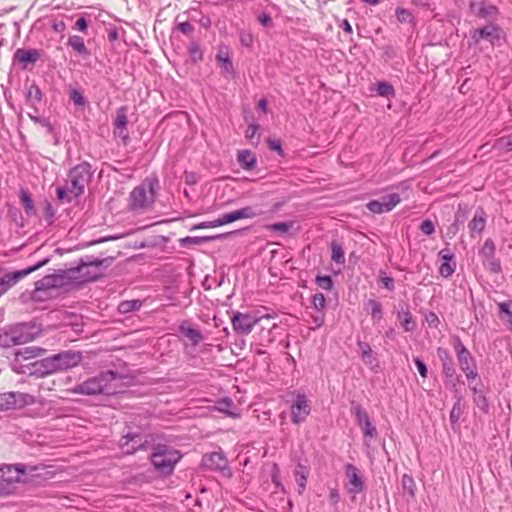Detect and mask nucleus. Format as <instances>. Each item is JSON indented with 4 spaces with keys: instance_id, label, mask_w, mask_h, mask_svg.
I'll use <instances>...</instances> for the list:
<instances>
[{
    "instance_id": "obj_62",
    "label": "nucleus",
    "mask_w": 512,
    "mask_h": 512,
    "mask_svg": "<svg viewBox=\"0 0 512 512\" xmlns=\"http://www.w3.org/2000/svg\"><path fill=\"white\" fill-rule=\"evenodd\" d=\"M269 146L272 150H275L279 153L282 152L281 144L279 141H269Z\"/></svg>"
},
{
    "instance_id": "obj_54",
    "label": "nucleus",
    "mask_w": 512,
    "mask_h": 512,
    "mask_svg": "<svg viewBox=\"0 0 512 512\" xmlns=\"http://www.w3.org/2000/svg\"><path fill=\"white\" fill-rule=\"evenodd\" d=\"M177 28L183 34H191L193 32V30H194L192 24H190L187 21L179 23Z\"/></svg>"
},
{
    "instance_id": "obj_38",
    "label": "nucleus",
    "mask_w": 512,
    "mask_h": 512,
    "mask_svg": "<svg viewBox=\"0 0 512 512\" xmlns=\"http://www.w3.org/2000/svg\"><path fill=\"white\" fill-rule=\"evenodd\" d=\"M377 92L381 96L389 97L394 95V88L387 82H380L377 86Z\"/></svg>"
},
{
    "instance_id": "obj_22",
    "label": "nucleus",
    "mask_w": 512,
    "mask_h": 512,
    "mask_svg": "<svg viewBox=\"0 0 512 512\" xmlns=\"http://www.w3.org/2000/svg\"><path fill=\"white\" fill-rule=\"evenodd\" d=\"M64 275H48L36 283L37 289L58 287L64 284Z\"/></svg>"
},
{
    "instance_id": "obj_5",
    "label": "nucleus",
    "mask_w": 512,
    "mask_h": 512,
    "mask_svg": "<svg viewBox=\"0 0 512 512\" xmlns=\"http://www.w3.org/2000/svg\"><path fill=\"white\" fill-rule=\"evenodd\" d=\"M91 176V166L88 163H81L72 168L66 181L70 193L77 195V197L82 195Z\"/></svg>"
},
{
    "instance_id": "obj_26",
    "label": "nucleus",
    "mask_w": 512,
    "mask_h": 512,
    "mask_svg": "<svg viewBox=\"0 0 512 512\" xmlns=\"http://www.w3.org/2000/svg\"><path fill=\"white\" fill-rule=\"evenodd\" d=\"M68 45L78 54L80 55H88V49L86 48V45L84 43V40L82 37L78 35L70 36L68 39Z\"/></svg>"
},
{
    "instance_id": "obj_36",
    "label": "nucleus",
    "mask_w": 512,
    "mask_h": 512,
    "mask_svg": "<svg viewBox=\"0 0 512 512\" xmlns=\"http://www.w3.org/2000/svg\"><path fill=\"white\" fill-rule=\"evenodd\" d=\"M359 346L361 349L362 360L366 364H372L373 356H372V349H371L370 345L367 343H360Z\"/></svg>"
},
{
    "instance_id": "obj_32",
    "label": "nucleus",
    "mask_w": 512,
    "mask_h": 512,
    "mask_svg": "<svg viewBox=\"0 0 512 512\" xmlns=\"http://www.w3.org/2000/svg\"><path fill=\"white\" fill-rule=\"evenodd\" d=\"M57 197L62 202H71L74 198H77V195H72L67 185L65 187H57L56 189Z\"/></svg>"
},
{
    "instance_id": "obj_53",
    "label": "nucleus",
    "mask_w": 512,
    "mask_h": 512,
    "mask_svg": "<svg viewBox=\"0 0 512 512\" xmlns=\"http://www.w3.org/2000/svg\"><path fill=\"white\" fill-rule=\"evenodd\" d=\"M420 229L424 234L430 235L434 231V225L430 220H425L422 222Z\"/></svg>"
},
{
    "instance_id": "obj_24",
    "label": "nucleus",
    "mask_w": 512,
    "mask_h": 512,
    "mask_svg": "<svg viewBox=\"0 0 512 512\" xmlns=\"http://www.w3.org/2000/svg\"><path fill=\"white\" fill-rule=\"evenodd\" d=\"M14 399L15 409H21L36 403L35 396L25 392L14 391Z\"/></svg>"
},
{
    "instance_id": "obj_13",
    "label": "nucleus",
    "mask_w": 512,
    "mask_h": 512,
    "mask_svg": "<svg viewBox=\"0 0 512 512\" xmlns=\"http://www.w3.org/2000/svg\"><path fill=\"white\" fill-rule=\"evenodd\" d=\"M104 260H98L91 263H82L75 269H69L66 272V278L69 280H74L77 283L87 282L95 279V276L89 275L87 270L90 266H99L102 265Z\"/></svg>"
},
{
    "instance_id": "obj_14",
    "label": "nucleus",
    "mask_w": 512,
    "mask_h": 512,
    "mask_svg": "<svg viewBox=\"0 0 512 512\" xmlns=\"http://www.w3.org/2000/svg\"><path fill=\"white\" fill-rule=\"evenodd\" d=\"M53 373H56V368L52 356L31 363L30 375L42 378Z\"/></svg>"
},
{
    "instance_id": "obj_7",
    "label": "nucleus",
    "mask_w": 512,
    "mask_h": 512,
    "mask_svg": "<svg viewBox=\"0 0 512 512\" xmlns=\"http://www.w3.org/2000/svg\"><path fill=\"white\" fill-rule=\"evenodd\" d=\"M472 39L479 43L481 40H487L492 46L500 45L504 39L503 30L496 24H488L484 27L474 29L471 32Z\"/></svg>"
},
{
    "instance_id": "obj_64",
    "label": "nucleus",
    "mask_w": 512,
    "mask_h": 512,
    "mask_svg": "<svg viewBox=\"0 0 512 512\" xmlns=\"http://www.w3.org/2000/svg\"><path fill=\"white\" fill-rule=\"evenodd\" d=\"M426 319L430 325H436L439 322L437 316L434 313H430Z\"/></svg>"
},
{
    "instance_id": "obj_27",
    "label": "nucleus",
    "mask_w": 512,
    "mask_h": 512,
    "mask_svg": "<svg viewBox=\"0 0 512 512\" xmlns=\"http://www.w3.org/2000/svg\"><path fill=\"white\" fill-rule=\"evenodd\" d=\"M401 484L403 492L411 498H414L416 491V484L414 479L410 475L404 474L401 479Z\"/></svg>"
},
{
    "instance_id": "obj_39",
    "label": "nucleus",
    "mask_w": 512,
    "mask_h": 512,
    "mask_svg": "<svg viewBox=\"0 0 512 512\" xmlns=\"http://www.w3.org/2000/svg\"><path fill=\"white\" fill-rule=\"evenodd\" d=\"M396 17H397V20L401 23H407V22H411L412 21V14L410 13L409 10L405 9V8H397L396 9Z\"/></svg>"
},
{
    "instance_id": "obj_50",
    "label": "nucleus",
    "mask_w": 512,
    "mask_h": 512,
    "mask_svg": "<svg viewBox=\"0 0 512 512\" xmlns=\"http://www.w3.org/2000/svg\"><path fill=\"white\" fill-rule=\"evenodd\" d=\"M267 228L270 230H273V231L286 233L290 229V225L285 222H279V223L271 224V225L267 226Z\"/></svg>"
},
{
    "instance_id": "obj_11",
    "label": "nucleus",
    "mask_w": 512,
    "mask_h": 512,
    "mask_svg": "<svg viewBox=\"0 0 512 512\" xmlns=\"http://www.w3.org/2000/svg\"><path fill=\"white\" fill-rule=\"evenodd\" d=\"M56 372L64 371L80 364L82 355L77 351H64L53 355Z\"/></svg>"
},
{
    "instance_id": "obj_10",
    "label": "nucleus",
    "mask_w": 512,
    "mask_h": 512,
    "mask_svg": "<svg viewBox=\"0 0 512 512\" xmlns=\"http://www.w3.org/2000/svg\"><path fill=\"white\" fill-rule=\"evenodd\" d=\"M401 202V198L397 193L385 195L377 200H372L367 204V208L372 213H386L394 209Z\"/></svg>"
},
{
    "instance_id": "obj_44",
    "label": "nucleus",
    "mask_w": 512,
    "mask_h": 512,
    "mask_svg": "<svg viewBox=\"0 0 512 512\" xmlns=\"http://www.w3.org/2000/svg\"><path fill=\"white\" fill-rule=\"evenodd\" d=\"M210 228H216L220 227L226 224L231 223L229 220L228 213L220 215L217 219H214L212 221H208Z\"/></svg>"
},
{
    "instance_id": "obj_21",
    "label": "nucleus",
    "mask_w": 512,
    "mask_h": 512,
    "mask_svg": "<svg viewBox=\"0 0 512 512\" xmlns=\"http://www.w3.org/2000/svg\"><path fill=\"white\" fill-rule=\"evenodd\" d=\"M486 226V216L483 210L475 213L473 219L469 223V228L472 234H480Z\"/></svg>"
},
{
    "instance_id": "obj_19",
    "label": "nucleus",
    "mask_w": 512,
    "mask_h": 512,
    "mask_svg": "<svg viewBox=\"0 0 512 512\" xmlns=\"http://www.w3.org/2000/svg\"><path fill=\"white\" fill-rule=\"evenodd\" d=\"M15 58L26 65L36 62L40 58V53L36 49H18L15 52Z\"/></svg>"
},
{
    "instance_id": "obj_15",
    "label": "nucleus",
    "mask_w": 512,
    "mask_h": 512,
    "mask_svg": "<svg viewBox=\"0 0 512 512\" xmlns=\"http://www.w3.org/2000/svg\"><path fill=\"white\" fill-rule=\"evenodd\" d=\"M45 262H41L37 265H34L32 267H29L24 270L16 271L7 273L0 279V285L1 287L5 288V292L14 284H16L19 280L27 276L28 274L32 273L33 271L37 270L39 267H41Z\"/></svg>"
},
{
    "instance_id": "obj_46",
    "label": "nucleus",
    "mask_w": 512,
    "mask_h": 512,
    "mask_svg": "<svg viewBox=\"0 0 512 512\" xmlns=\"http://www.w3.org/2000/svg\"><path fill=\"white\" fill-rule=\"evenodd\" d=\"M217 60H218V62H220L222 64V67L225 70V72H227V73L233 72V65H232L231 61L229 60L228 56H225V55L219 53L217 55Z\"/></svg>"
},
{
    "instance_id": "obj_48",
    "label": "nucleus",
    "mask_w": 512,
    "mask_h": 512,
    "mask_svg": "<svg viewBox=\"0 0 512 512\" xmlns=\"http://www.w3.org/2000/svg\"><path fill=\"white\" fill-rule=\"evenodd\" d=\"M360 428L362 429L363 434L366 437L373 438L377 434L376 428L373 426L371 421H369L368 423H366L364 425H361Z\"/></svg>"
},
{
    "instance_id": "obj_45",
    "label": "nucleus",
    "mask_w": 512,
    "mask_h": 512,
    "mask_svg": "<svg viewBox=\"0 0 512 512\" xmlns=\"http://www.w3.org/2000/svg\"><path fill=\"white\" fill-rule=\"evenodd\" d=\"M36 351H38V349H30V348H24V349H20L19 351L16 352V358L18 360H20L21 358L22 359H30V358H33L35 357L37 354H36Z\"/></svg>"
},
{
    "instance_id": "obj_35",
    "label": "nucleus",
    "mask_w": 512,
    "mask_h": 512,
    "mask_svg": "<svg viewBox=\"0 0 512 512\" xmlns=\"http://www.w3.org/2000/svg\"><path fill=\"white\" fill-rule=\"evenodd\" d=\"M141 307V303L137 300L133 301H125L119 304V311L122 313H127L133 310H137Z\"/></svg>"
},
{
    "instance_id": "obj_57",
    "label": "nucleus",
    "mask_w": 512,
    "mask_h": 512,
    "mask_svg": "<svg viewBox=\"0 0 512 512\" xmlns=\"http://www.w3.org/2000/svg\"><path fill=\"white\" fill-rule=\"evenodd\" d=\"M381 284L388 290L394 289V280L391 277L388 276H381L380 277Z\"/></svg>"
},
{
    "instance_id": "obj_37",
    "label": "nucleus",
    "mask_w": 512,
    "mask_h": 512,
    "mask_svg": "<svg viewBox=\"0 0 512 512\" xmlns=\"http://www.w3.org/2000/svg\"><path fill=\"white\" fill-rule=\"evenodd\" d=\"M496 145L505 151H512V134L497 139Z\"/></svg>"
},
{
    "instance_id": "obj_23",
    "label": "nucleus",
    "mask_w": 512,
    "mask_h": 512,
    "mask_svg": "<svg viewBox=\"0 0 512 512\" xmlns=\"http://www.w3.org/2000/svg\"><path fill=\"white\" fill-rule=\"evenodd\" d=\"M308 474H309V470L299 464L297 466V469L295 470V480H296V483L298 485V493L301 495L304 493L305 489H306V484H307V479H308Z\"/></svg>"
},
{
    "instance_id": "obj_4",
    "label": "nucleus",
    "mask_w": 512,
    "mask_h": 512,
    "mask_svg": "<svg viewBox=\"0 0 512 512\" xmlns=\"http://www.w3.org/2000/svg\"><path fill=\"white\" fill-rule=\"evenodd\" d=\"M25 470L20 465L0 468V497L15 493L17 484L23 480Z\"/></svg>"
},
{
    "instance_id": "obj_1",
    "label": "nucleus",
    "mask_w": 512,
    "mask_h": 512,
    "mask_svg": "<svg viewBox=\"0 0 512 512\" xmlns=\"http://www.w3.org/2000/svg\"><path fill=\"white\" fill-rule=\"evenodd\" d=\"M159 181L156 178H146L139 185L134 187L127 198L126 208L135 215H142L153 210Z\"/></svg>"
},
{
    "instance_id": "obj_33",
    "label": "nucleus",
    "mask_w": 512,
    "mask_h": 512,
    "mask_svg": "<svg viewBox=\"0 0 512 512\" xmlns=\"http://www.w3.org/2000/svg\"><path fill=\"white\" fill-rule=\"evenodd\" d=\"M128 123L127 113L125 107H120L117 110V115L114 121V127H126Z\"/></svg>"
},
{
    "instance_id": "obj_3",
    "label": "nucleus",
    "mask_w": 512,
    "mask_h": 512,
    "mask_svg": "<svg viewBox=\"0 0 512 512\" xmlns=\"http://www.w3.org/2000/svg\"><path fill=\"white\" fill-rule=\"evenodd\" d=\"M115 379V373L112 371L102 372L97 376L91 377L84 382L76 385L71 392L82 395H97L104 392L108 383Z\"/></svg>"
},
{
    "instance_id": "obj_58",
    "label": "nucleus",
    "mask_w": 512,
    "mask_h": 512,
    "mask_svg": "<svg viewBox=\"0 0 512 512\" xmlns=\"http://www.w3.org/2000/svg\"><path fill=\"white\" fill-rule=\"evenodd\" d=\"M329 499L333 505L338 504L340 500V494L336 488H331L329 490Z\"/></svg>"
},
{
    "instance_id": "obj_17",
    "label": "nucleus",
    "mask_w": 512,
    "mask_h": 512,
    "mask_svg": "<svg viewBox=\"0 0 512 512\" xmlns=\"http://www.w3.org/2000/svg\"><path fill=\"white\" fill-rule=\"evenodd\" d=\"M259 214L260 211L251 206L243 207L241 209L228 212L229 220L231 223L241 219L254 218Z\"/></svg>"
},
{
    "instance_id": "obj_34",
    "label": "nucleus",
    "mask_w": 512,
    "mask_h": 512,
    "mask_svg": "<svg viewBox=\"0 0 512 512\" xmlns=\"http://www.w3.org/2000/svg\"><path fill=\"white\" fill-rule=\"evenodd\" d=\"M312 305L315 310L324 311L326 307V299L322 293H316L312 296Z\"/></svg>"
},
{
    "instance_id": "obj_42",
    "label": "nucleus",
    "mask_w": 512,
    "mask_h": 512,
    "mask_svg": "<svg viewBox=\"0 0 512 512\" xmlns=\"http://www.w3.org/2000/svg\"><path fill=\"white\" fill-rule=\"evenodd\" d=\"M317 285L324 290H331L333 282L330 276H318L316 278Z\"/></svg>"
},
{
    "instance_id": "obj_18",
    "label": "nucleus",
    "mask_w": 512,
    "mask_h": 512,
    "mask_svg": "<svg viewBox=\"0 0 512 512\" xmlns=\"http://www.w3.org/2000/svg\"><path fill=\"white\" fill-rule=\"evenodd\" d=\"M179 331L181 334H183L186 338L189 339V341L193 345L199 344L203 340V336L200 333L199 330L191 327L188 323L184 322L179 326Z\"/></svg>"
},
{
    "instance_id": "obj_43",
    "label": "nucleus",
    "mask_w": 512,
    "mask_h": 512,
    "mask_svg": "<svg viewBox=\"0 0 512 512\" xmlns=\"http://www.w3.org/2000/svg\"><path fill=\"white\" fill-rule=\"evenodd\" d=\"M499 310L507 316V322L512 326V302L500 303Z\"/></svg>"
},
{
    "instance_id": "obj_31",
    "label": "nucleus",
    "mask_w": 512,
    "mask_h": 512,
    "mask_svg": "<svg viewBox=\"0 0 512 512\" xmlns=\"http://www.w3.org/2000/svg\"><path fill=\"white\" fill-rule=\"evenodd\" d=\"M351 411L352 414L355 416L356 422L359 426L364 425L370 421L367 412L360 405L352 407Z\"/></svg>"
},
{
    "instance_id": "obj_2",
    "label": "nucleus",
    "mask_w": 512,
    "mask_h": 512,
    "mask_svg": "<svg viewBox=\"0 0 512 512\" xmlns=\"http://www.w3.org/2000/svg\"><path fill=\"white\" fill-rule=\"evenodd\" d=\"M273 317L269 314L258 316L255 313L236 312L231 318L232 328L236 333L247 335L257 324H270ZM265 328V325L262 326Z\"/></svg>"
},
{
    "instance_id": "obj_16",
    "label": "nucleus",
    "mask_w": 512,
    "mask_h": 512,
    "mask_svg": "<svg viewBox=\"0 0 512 512\" xmlns=\"http://www.w3.org/2000/svg\"><path fill=\"white\" fill-rule=\"evenodd\" d=\"M345 471L349 480V492L355 494L360 493L364 488V482L359 474L358 469L352 464H347Z\"/></svg>"
},
{
    "instance_id": "obj_55",
    "label": "nucleus",
    "mask_w": 512,
    "mask_h": 512,
    "mask_svg": "<svg viewBox=\"0 0 512 512\" xmlns=\"http://www.w3.org/2000/svg\"><path fill=\"white\" fill-rule=\"evenodd\" d=\"M414 362L416 364L417 370L419 374L425 378L427 376V368L423 361H421L419 358H415Z\"/></svg>"
},
{
    "instance_id": "obj_61",
    "label": "nucleus",
    "mask_w": 512,
    "mask_h": 512,
    "mask_svg": "<svg viewBox=\"0 0 512 512\" xmlns=\"http://www.w3.org/2000/svg\"><path fill=\"white\" fill-rule=\"evenodd\" d=\"M258 20L264 26H269L271 24V17L266 13L261 14L258 17Z\"/></svg>"
},
{
    "instance_id": "obj_59",
    "label": "nucleus",
    "mask_w": 512,
    "mask_h": 512,
    "mask_svg": "<svg viewBox=\"0 0 512 512\" xmlns=\"http://www.w3.org/2000/svg\"><path fill=\"white\" fill-rule=\"evenodd\" d=\"M88 24L84 18H79L75 23V28L79 31L85 32L87 30Z\"/></svg>"
},
{
    "instance_id": "obj_60",
    "label": "nucleus",
    "mask_w": 512,
    "mask_h": 512,
    "mask_svg": "<svg viewBox=\"0 0 512 512\" xmlns=\"http://www.w3.org/2000/svg\"><path fill=\"white\" fill-rule=\"evenodd\" d=\"M71 98L74 101V103L77 105H83V103H84L83 96L77 91H73V93L71 94Z\"/></svg>"
},
{
    "instance_id": "obj_28",
    "label": "nucleus",
    "mask_w": 512,
    "mask_h": 512,
    "mask_svg": "<svg viewBox=\"0 0 512 512\" xmlns=\"http://www.w3.org/2000/svg\"><path fill=\"white\" fill-rule=\"evenodd\" d=\"M331 259L337 264L345 263V253L341 246L336 241H332L331 243Z\"/></svg>"
},
{
    "instance_id": "obj_25",
    "label": "nucleus",
    "mask_w": 512,
    "mask_h": 512,
    "mask_svg": "<svg viewBox=\"0 0 512 512\" xmlns=\"http://www.w3.org/2000/svg\"><path fill=\"white\" fill-rule=\"evenodd\" d=\"M397 318L405 331H412L414 329L416 323L408 309L399 311Z\"/></svg>"
},
{
    "instance_id": "obj_49",
    "label": "nucleus",
    "mask_w": 512,
    "mask_h": 512,
    "mask_svg": "<svg viewBox=\"0 0 512 512\" xmlns=\"http://www.w3.org/2000/svg\"><path fill=\"white\" fill-rule=\"evenodd\" d=\"M311 317L315 323V328H320L325 322V311L315 310V313Z\"/></svg>"
},
{
    "instance_id": "obj_47",
    "label": "nucleus",
    "mask_w": 512,
    "mask_h": 512,
    "mask_svg": "<svg viewBox=\"0 0 512 512\" xmlns=\"http://www.w3.org/2000/svg\"><path fill=\"white\" fill-rule=\"evenodd\" d=\"M464 410V404L460 401L454 404L452 411L450 412V420L454 421L459 419Z\"/></svg>"
},
{
    "instance_id": "obj_30",
    "label": "nucleus",
    "mask_w": 512,
    "mask_h": 512,
    "mask_svg": "<svg viewBox=\"0 0 512 512\" xmlns=\"http://www.w3.org/2000/svg\"><path fill=\"white\" fill-rule=\"evenodd\" d=\"M216 237L213 236H205V237H184L180 239V243L182 246H193V245H201L207 241L213 240Z\"/></svg>"
},
{
    "instance_id": "obj_52",
    "label": "nucleus",
    "mask_w": 512,
    "mask_h": 512,
    "mask_svg": "<svg viewBox=\"0 0 512 512\" xmlns=\"http://www.w3.org/2000/svg\"><path fill=\"white\" fill-rule=\"evenodd\" d=\"M440 255L443 259V263L440 266V273L443 276H448V253H446L444 250L440 252Z\"/></svg>"
},
{
    "instance_id": "obj_20",
    "label": "nucleus",
    "mask_w": 512,
    "mask_h": 512,
    "mask_svg": "<svg viewBox=\"0 0 512 512\" xmlns=\"http://www.w3.org/2000/svg\"><path fill=\"white\" fill-rule=\"evenodd\" d=\"M237 160L245 170H252L256 166V157L249 150H241L237 154Z\"/></svg>"
},
{
    "instance_id": "obj_8",
    "label": "nucleus",
    "mask_w": 512,
    "mask_h": 512,
    "mask_svg": "<svg viewBox=\"0 0 512 512\" xmlns=\"http://www.w3.org/2000/svg\"><path fill=\"white\" fill-rule=\"evenodd\" d=\"M454 349L462 371L466 374L468 379H475L477 377L476 364L470 352L458 339L454 343Z\"/></svg>"
},
{
    "instance_id": "obj_51",
    "label": "nucleus",
    "mask_w": 512,
    "mask_h": 512,
    "mask_svg": "<svg viewBox=\"0 0 512 512\" xmlns=\"http://www.w3.org/2000/svg\"><path fill=\"white\" fill-rule=\"evenodd\" d=\"M189 52L194 61H198V60L202 59L203 54H202V51L200 50V48L198 47V45L191 44L189 47Z\"/></svg>"
},
{
    "instance_id": "obj_6",
    "label": "nucleus",
    "mask_w": 512,
    "mask_h": 512,
    "mask_svg": "<svg viewBox=\"0 0 512 512\" xmlns=\"http://www.w3.org/2000/svg\"><path fill=\"white\" fill-rule=\"evenodd\" d=\"M181 455L178 451L166 446H158L151 455V461L157 470L162 472H171L180 460Z\"/></svg>"
},
{
    "instance_id": "obj_41",
    "label": "nucleus",
    "mask_w": 512,
    "mask_h": 512,
    "mask_svg": "<svg viewBox=\"0 0 512 512\" xmlns=\"http://www.w3.org/2000/svg\"><path fill=\"white\" fill-rule=\"evenodd\" d=\"M21 202L27 213L33 212V201L27 191L21 192Z\"/></svg>"
},
{
    "instance_id": "obj_40",
    "label": "nucleus",
    "mask_w": 512,
    "mask_h": 512,
    "mask_svg": "<svg viewBox=\"0 0 512 512\" xmlns=\"http://www.w3.org/2000/svg\"><path fill=\"white\" fill-rule=\"evenodd\" d=\"M368 304H369V306L371 308L372 318L380 319L382 317V306H381V304L378 301L374 300V299L369 300Z\"/></svg>"
},
{
    "instance_id": "obj_29",
    "label": "nucleus",
    "mask_w": 512,
    "mask_h": 512,
    "mask_svg": "<svg viewBox=\"0 0 512 512\" xmlns=\"http://www.w3.org/2000/svg\"><path fill=\"white\" fill-rule=\"evenodd\" d=\"M15 409L14 392L0 394V410Z\"/></svg>"
},
{
    "instance_id": "obj_9",
    "label": "nucleus",
    "mask_w": 512,
    "mask_h": 512,
    "mask_svg": "<svg viewBox=\"0 0 512 512\" xmlns=\"http://www.w3.org/2000/svg\"><path fill=\"white\" fill-rule=\"evenodd\" d=\"M310 401L304 394H297L291 405V419L295 424H300L306 420L310 414Z\"/></svg>"
},
{
    "instance_id": "obj_56",
    "label": "nucleus",
    "mask_w": 512,
    "mask_h": 512,
    "mask_svg": "<svg viewBox=\"0 0 512 512\" xmlns=\"http://www.w3.org/2000/svg\"><path fill=\"white\" fill-rule=\"evenodd\" d=\"M114 135L123 140H127L129 137L126 127H114Z\"/></svg>"
},
{
    "instance_id": "obj_63",
    "label": "nucleus",
    "mask_w": 512,
    "mask_h": 512,
    "mask_svg": "<svg viewBox=\"0 0 512 512\" xmlns=\"http://www.w3.org/2000/svg\"><path fill=\"white\" fill-rule=\"evenodd\" d=\"M342 28L343 30L348 33V34H351L352 33V26L351 24L349 23V21L347 19L343 20L342 22Z\"/></svg>"
},
{
    "instance_id": "obj_12",
    "label": "nucleus",
    "mask_w": 512,
    "mask_h": 512,
    "mask_svg": "<svg viewBox=\"0 0 512 512\" xmlns=\"http://www.w3.org/2000/svg\"><path fill=\"white\" fill-rule=\"evenodd\" d=\"M470 11L475 17L486 21H494L499 15V9L495 5L484 2H471Z\"/></svg>"
}]
</instances>
